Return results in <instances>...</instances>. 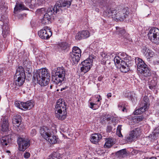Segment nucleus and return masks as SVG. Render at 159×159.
<instances>
[{
  "label": "nucleus",
  "mask_w": 159,
  "mask_h": 159,
  "mask_svg": "<svg viewBox=\"0 0 159 159\" xmlns=\"http://www.w3.org/2000/svg\"><path fill=\"white\" fill-rule=\"evenodd\" d=\"M71 4V2L70 1L61 0L57 1L53 8L48 9L47 12L44 15L41 20V23L44 25L48 23L53 14H60L62 13L65 9V7H68Z\"/></svg>",
  "instance_id": "obj_1"
},
{
  "label": "nucleus",
  "mask_w": 159,
  "mask_h": 159,
  "mask_svg": "<svg viewBox=\"0 0 159 159\" xmlns=\"http://www.w3.org/2000/svg\"><path fill=\"white\" fill-rule=\"evenodd\" d=\"M115 64H120L119 68L122 72L126 73L130 70L129 66L133 63L130 57L124 52H120L118 56H116L114 59Z\"/></svg>",
  "instance_id": "obj_2"
},
{
  "label": "nucleus",
  "mask_w": 159,
  "mask_h": 159,
  "mask_svg": "<svg viewBox=\"0 0 159 159\" xmlns=\"http://www.w3.org/2000/svg\"><path fill=\"white\" fill-rule=\"evenodd\" d=\"M50 78V74L46 69L43 68L34 73L33 78L41 86L47 85L49 83Z\"/></svg>",
  "instance_id": "obj_3"
},
{
  "label": "nucleus",
  "mask_w": 159,
  "mask_h": 159,
  "mask_svg": "<svg viewBox=\"0 0 159 159\" xmlns=\"http://www.w3.org/2000/svg\"><path fill=\"white\" fill-rule=\"evenodd\" d=\"M135 61L137 67L138 74L142 80H144L150 75L151 72L147 65L142 59L139 57L135 58Z\"/></svg>",
  "instance_id": "obj_4"
},
{
  "label": "nucleus",
  "mask_w": 159,
  "mask_h": 159,
  "mask_svg": "<svg viewBox=\"0 0 159 159\" xmlns=\"http://www.w3.org/2000/svg\"><path fill=\"white\" fill-rule=\"evenodd\" d=\"M65 103V102L59 99L55 106L56 116L60 120H63L66 117L67 112Z\"/></svg>",
  "instance_id": "obj_5"
},
{
  "label": "nucleus",
  "mask_w": 159,
  "mask_h": 159,
  "mask_svg": "<svg viewBox=\"0 0 159 159\" xmlns=\"http://www.w3.org/2000/svg\"><path fill=\"white\" fill-rule=\"evenodd\" d=\"M65 71L63 68H57L55 73H53L52 75V81L55 84L59 86L61 85L65 78Z\"/></svg>",
  "instance_id": "obj_6"
},
{
  "label": "nucleus",
  "mask_w": 159,
  "mask_h": 159,
  "mask_svg": "<svg viewBox=\"0 0 159 159\" xmlns=\"http://www.w3.org/2000/svg\"><path fill=\"white\" fill-rule=\"evenodd\" d=\"M25 74L24 68L22 66H19L16 70V72L14 76V82L20 86H21L24 83L25 77Z\"/></svg>",
  "instance_id": "obj_7"
},
{
  "label": "nucleus",
  "mask_w": 159,
  "mask_h": 159,
  "mask_svg": "<svg viewBox=\"0 0 159 159\" xmlns=\"http://www.w3.org/2000/svg\"><path fill=\"white\" fill-rule=\"evenodd\" d=\"M148 36L152 43L159 44V29L158 28L152 27L151 28L148 33Z\"/></svg>",
  "instance_id": "obj_8"
},
{
  "label": "nucleus",
  "mask_w": 159,
  "mask_h": 159,
  "mask_svg": "<svg viewBox=\"0 0 159 159\" xmlns=\"http://www.w3.org/2000/svg\"><path fill=\"white\" fill-rule=\"evenodd\" d=\"M8 18L4 16L1 17L0 20V25L2 26V34L4 38L9 35L10 31L8 26Z\"/></svg>",
  "instance_id": "obj_9"
},
{
  "label": "nucleus",
  "mask_w": 159,
  "mask_h": 159,
  "mask_svg": "<svg viewBox=\"0 0 159 159\" xmlns=\"http://www.w3.org/2000/svg\"><path fill=\"white\" fill-rule=\"evenodd\" d=\"M81 51L77 47L73 48L72 52L70 53V55L72 61L75 64H77L80 60Z\"/></svg>",
  "instance_id": "obj_10"
},
{
  "label": "nucleus",
  "mask_w": 159,
  "mask_h": 159,
  "mask_svg": "<svg viewBox=\"0 0 159 159\" xmlns=\"http://www.w3.org/2000/svg\"><path fill=\"white\" fill-rule=\"evenodd\" d=\"M52 131L47 126H44L41 127L40 129V133L41 135L45 139H47L49 136L52 135V133L57 132L56 127L54 126L52 127Z\"/></svg>",
  "instance_id": "obj_11"
},
{
  "label": "nucleus",
  "mask_w": 159,
  "mask_h": 159,
  "mask_svg": "<svg viewBox=\"0 0 159 159\" xmlns=\"http://www.w3.org/2000/svg\"><path fill=\"white\" fill-rule=\"evenodd\" d=\"M38 34L41 39L48 40L52 35V33L49 27L45 26L38 31Z\"/></svg>",
  "instance_id": "obj_12"
},
{
  "label": "nucleus",
  "mask_w": 159,
  "mask_h": 159,
  "mask_svg": "<svg viewBox=\"0 0 159 159\" xmlns=\"http://www.w3.org/2000/svg\"><path fill=\"white\" fill-rule=\"evenodd\" d=\"M19 151H24L30 146V141L24 138L19 137L17 140Z\"/></svg>",
  "instance_id": "obj_13"
},
{
  "label": "nucleus",
  "mask_w": 159,
  "mask_h": 159,
  "mask_svg": "<svg viewBox=\"0 0 159 159\" xmlns=\"http://www.w3.org/2000/svg\"><path fill=\"white\" fill-rule=\"evenodd\" d=\"M139 128H137L130 132L129 135L126 137V140L128 142H131L135 140L140 133Z\"/></svg>",
  "instance_id": "obj_14"
},
{
  "label": "nucleus",
  "mask_w": 159,
  "mask_h": 159,
  "mask_svg": "<svg viewBox=\"0 0 159 159\" xmlns=\"http://www.w3.org/2000/svg\"><path fill=\"white\" fill-rule=\"evenodd\" d=\"M95 97L97 99V102L98 103H94L92 102H90V101H92V98H90L89 101V107L91 109L94 110L98 109L100 107L101 105V102L100 101L102 100V98L100 95L95 96Z\"/></svg>",
  "instance_id": "obj_15"
},
{
  "label": "nucleus",
  "mask_w": 159,
  "mask_h": 159,
  "mask_svg": "<svg viewBox=\"0 0 159 159\" xmlns=\"http://www.w3.org/2000/svg\"><path fill=\"white\" fill-rule=\"evenodd\" d=\"M104 9L105 11V12L107 15L109 16H113L116 17V19L118 20L119 19V11L117 12L116 10H114L112 8H111L109 6L104 7Z\"/></svg>",
  "instance_id": "obj_16"
},
{
  "label": "nucleus",
  "mask_w": 159,
  "mask_h": 159,
  "mask_svg": "<svg viewBox=\"0 0 159 159\" xmlns=\"http://www.w3.org/2000/svg\"><path fill=\"white\" fill-rule=\"evenodd\" d=\"M141 52L143 55L147 59L152 57L154 54V52L146 46L142 48Z\"/></svg>",
  "instance_id": "obj_17"
},
{
  "label": "nucleus",
  "mask_w": 159,
  "mask_h": 159,
  "mask_svg": "<svg viewBox=\"0 0 159 159\" xmlns=\"http://www.w3.org/2000/svg\"><path fill=\"white\" fill-rule=\"evenodd\" d=\"M21 121V116L19 115L14 116L12 119V123L14 125H16L15 129L18 132L20 131V127L19 125H20Z\"/></svg>",
  "instance_id": "obj_18"
},
{
  "label": "nucleus",
  "mask_w": 159,
  "mask_h": 159,
  "mask_svg": "<svg viewBox=\"0 0 159 159\" xmlns=\"http://www.w3.org/2000/svg\"><path fill=\"white\" fill-rule=\"evenodd\" d=\"M90 36V34L88 31L83 30L76 34L75 36V39L77 40H80L82 39L88 38Z\"/></svg>",
  "instance_id": "obj_19"
},
{
  "label": "nucleus",
  "mask_w": 159,
  "mask_h": 159,
  "mask_svg": "<svg viewBox=\"0 0 159 159\" xmlns=\"http://www.w3.org/2000/svg\"><path fill=\"white\" fill-rule=\"evenodd\" d=\"M13 137L12 134H9L2 137L0 139L1 143L3 146L7 145L12 139Z\"/></svg>",
  "instance_id": "obj_20"
},
{
  "label": "nucleus",
  "mask_w": 159,
  "mask_h": 159,
  "mask_svg": "<svg viewBox=\"0 0 159 159\" xmlns=\"http://www.w3.org/2000/svg\"><path fill=\"white\" fill-rule=\"evenodd\" d=\"M113 53H106L105 52H102L101 53V55L102 60L105 62L106 61L111 59L114 60L115 57Z\"/></svg>",
  "instance_id": "obj_21"
},
{
  "label": "nucleus",
  "mask_w": 159,
  "mask_h": 159,
  "mask_svg": "<svg viewBox=\"0 0 159 159\" xmlns=\"http://www.w3.org/2000/svg\"><path fill=\"white\" fill-rule=\"evenodd\" d=\"M8 122L7 118L3 117L1 130L3 132H7L9 130V124Z\"/></svg>",
  "instance_id": "obj_22"
},
{
  "label": "nucleus",
  "mask_w": 159,
  "mask_h": 159,
  "mask_svg": "<svg viewBox=\"0 0 159 159\" xmlns=\"http://www.w3.org/2000/svg\"><path fill=\"white\" fill-rule=\"evenodd\" d=\"M102 138V135L99 134H94L92 135L90 141L93 143L96 144Z\"/></svg>",
  "instance_id": "obj_23"
},
{
  "label": "nucleus",
  "mask_w": 159,
  "mask_h": 159,
  "mask_svg": "<svg viewBox=\"0 0 159 159\" xmlns=\"http://www.w3.org/2000/svg\"><path fill=\"white\" fill-rule=\"evenodd\" d=\"M34 106L33 102L30 101H27L25 102H23L22 104V110H30Z\"/></svg>",
  "instance_id": "obj_24"
},
{
  "label": "nucleus",
  "mask_w": 159,
  "mask_h": 159,
  "mask_svg": "<svg viewBox=\"0 0 159 159\" xmlns=\"http://www.w3.org/2000/svg\"><path fill=\"white\" fill-rule=\"evenodd\" d=\"M157 82V80L156 77H153L152 79H149L148 80V84L150 89L151 90L155 89Z\"/></svg>",
  "instance_id": "obj_25"
},
{
  "label": "nucleus",
  "mask_w": 159,
  "mask_h": 159,
  "mask_svg": "<svg viewBox=\"0 0 159 159\" xmlns=\"http://www.w3.org/2000/svg\"><path fill=\"white\" fill-rule=\"evenodd\" d=\"M93 58V55L89 56L88 58H87L81 62L82 65H85V66H89V67L91 68L92 66Z\"/></svg>",
  "instance_id": "obj_26"
},
{
  "label": "nucleus",
  "mask_w": 159,
  "mask_h": 159,
  "mask_svg": "<svg viewBox=\"0 0 159 159\" xmlns=\"http://www.w3.org/2000/svg\"><path fill=\"white\" fill-rule=\"evenodd\" d=\"M26 8L23 3H16L14 8V12L15 13H17L21 10H26Z\"/></svg>",
  "instance_id": "obj_27"
},
{
  "label": "nucleus",
  "mask_w": 159,
  "mask_h": 159,
  "mask_svg": "<svg viewBox=\"0 0 159 159\" xmlns=\"http://www.w3.org/2000/svg\"><path fill=\"white\" fill-rule=\"evenodd\" d=\"M140 108L136 110L134 112L135 115L140 114L146 111L148 109V108L144 106H142V105L140 104Z\"/></svg>",
  "instance_id": "obj_28"
},
{
  "label": "nucleus",
  "mask_w": 159,
  "mask_h": 159,
  "mask_svg": "<svg viewBox=\"0 0 159 159\" xmlns=\"http://www.w3.org/2000/svg\"><path fill=\"white\" fill-rule=\"evenodd\" d=\"M120 14H123L122 18H121V20H124L125 19L127 18L129 14V10L127 8H125L120 11Z\"/></svg>",
  "instance_id": "obj_29"
},
{
  "label": "nucleus",
  "mask_w": 159,
  "mask_h": 159,
  "mask_svg": "<svg viewBox=\"0 0 159 159\" xmlns=\"http://www.w3.org/2000/svg\"><path fill=\"white\" fill-rule=\"evenodd\" d=\"M62 157V155L58 152H55L49 156L48 159H61Z\"/></svg>",
  "instance_id": "obj_30"
},
{
  "label": "nucleus",
  "mask_w": 159,
  "mask_h": 159,
  "mask_svg": "<svg viewBox=\"0 0 159 159\" xmlns=\"http://www.w3.org/2000/svg\"><path fill=\"white\" fill-rule=\"evenodd\" d=\"M69 45L68 43L65 42H61L59 43L58 48L62 50H67L69 49Z\"/></svg>",
  "instance_id": "obj_31"
},
{
  "label": "nucleus",
  "mask_w": 159,
  "mask_h": 159,
  "mask_svg": "<svg viewBox=\"0 0 159 159\" xmlns=\"http://www.w3.org/2000/svg\"><path fill=\"white\" fill-rule=\"evenodd\" d=\"M54 133H52V135L49 136V138L46 139L51 143H55L57 142V139L56 137L54 135Z\"/></svg>",
  "instance_id": "obj_32"
},
{
  "label": "nucleus",
  "mask_w": 159,
  "mask_h": 159,
  "mask_svg": "<svg viewBox=\"0 0 159 159\" xmlns=\"http://www.w3.org/2000/svg\"><path fill=\"white\" fill-rule=\"evenodd\" d=\"M113 140L111 138L108 139L104 145V147L105 148H109L111 147L113 144Z\"/></svg>",
  "instance_id": "obj_33"
},
{
  "label": "nucleus",
  "mask_w": 159,
  "mask_h": 159,
  "mask_svg": "<svg viewBox=\"0 0 159 159\" xmlns=\"http://www.w3.org/2000/svg\"><path fill=\"white\" fill-rule=\"evenodd\" d=\"M148 101V98L147 97H144L143 98V100L141 101L140 104L142 105V106H144L148 108L149 106Z\"/></svg>",
  "instance_id": "obj_34"
},
{
  "label": "nucleus",
  "mask_w": 159,
  "mask_h": 159,
  "mask_svg": "<svg viewBox=\"0 0 159 159\" xmlns=\"http://www.w3.org/2000/svg\"><path fill=\"white\" fill-rule=\"evenodd\" d=\"M126 153L127 152L125 149L120 150L118 151L116 153L117 155L120 157H123L125 156L126 155Z\"/></svg>",
  "instance_id": "obj_35"
},
{
  "label": "nucleus",
  "mask_w": 159,
  "mask_h": 159,
  "mask_svg": "<svg viewBox=\"0 0 159 159\" xmlns=\"http://www.w3.org/2000/svg\"><path fill=\"white\" fill-rule=\"evenodd\" d=\"M24 65L25 67L28 69L30 70L32 68V63L27 60L24 62Z\"/></svg>",
  "instance_id": "obj_36"
},
{
  "label": "nucleus",
  "mask_w": 159,
  "mask_h": 159,
  "mask_svg": "<svg viewBox=\"0 0 159 159\" xmlns=\"http://www.w3.org/2000/svg\"><path fill=\"white\" fill-rule=\"evenodd\" d=\"M82 66L81 67L80 70L81 71L84 73L88 72L91 68L90 67H89V66H85V65Z\"/></svg>",
  "instance_id": "obj_37"
},
{
  "label": "nucleus",
  "mask_w": 159,
  "mask_h": 159,
  "mask_svg": "<svg viewBox=\"0 0 159 159\" xmlns=\"http://www.w3.org/2000/svg\"><path fill=\"white\" fill-rule=\"evenodd\" d=\"M153 137L154 139L159 136V127L156 128L153 130Z\"/></svg>",
  "instance_id": "obj_38"
},
{
  "label": "nucleus",
  "mask_w": 159,
  "mask_h": 159,
  "mask_svg": "<svg viewBox=\"0 0 159 159\" xmlns=\"http://www.w3.org/2000/svg\"><path fill=\"white\" fill-rule=\"evenodd\" d=\"M60 129L61 130V133L63 132V133L66 134L68 133V128L67 126L62 125L60 126Z\"/></svg>",
  "instance_id": "obj_39"
},
{
  "label": "nucleus",
  "mask_w": 159,
  "mask_h": 159,
  "mask_svg": "<svg viewBox=\"0 0 159 159\" xmlns=\"http://www.w3.org/2000/svg\"><path fill=\"white\" fill-rule=\"evenodd\" d=\"M116 30H118L119 34L120 36H123L125 33V31L124 29H120L118 27H116Z\"/></svg>",
  "instance_id": "obj_40"
},
{
  "label": "nucleus",
  "mask_w": 159,
  "mask_h": 159,
  "mask_svg": "<svg viewBox=\"0 0 159 159\" xmlns=\"http://www.w3.org/2000/svg\"><path fill=\"white\" fill-rule=\"evenodd\" d=\"M23 102H20L19 101H16L15 102L14 104L16 107L20 109H22V104Z\"/></svg>",
  "instance_id": "obj_41"
},
{
  "label": "nucleus",
  "mask_w": 159,
  "mask_h": 159,
  "mask_svg": "<svg viewBox=\"0 0 159 159\" xmlns=\"http://www.w3.org/2000/svg\"><path fill=\"white\" fill-rule=\"evenodd\" d=\"M119 110H121L122 111L127 112V109L126 107L124 105H123L122 104H119L118 106Z\"/></svg>",
  "instance_id": "obj_42"
},
{
  "label": "nucleus",
  "mask_w": 159,
  "mask_h": 159,
  "mask_svg": "<svg viewBox=\"0 0 159 159\" xmlns=\"http://www.w3.org/2000/svg\"><path fill=\"white\" fill-rule=\"evenodd\" d=\"M12 87V89L14 91H16L19 89V88L20 86L17 84H16V83L14 82Z\"/></svg>",
  "instance_id": "obj_43"
},
{
  "label": "nucleus",
  "mask_w": 159,
  "mask_h": 159,
  "mask_svg": "<svg viewBox=\"0 0 159 159\" xmlns=\"http://www.w3.org/2000/svg\"><path fill=\"white\" fill-rule=\"evenodd\" d=\"M45 0H37L39 1V4L40 5L43 4L44 3ZM32 0H25V1L26 3H30L31 2Z\"/></svg>",
  "instance_id": "obj_44"
},
{
  "label": "nucleus",
  "mask_w": 159,
  "mask_h": 159,
  "mask_svg": "<svg viewBox=\"0 0 159 159\" xmlns=\"http://www.w3.org/2000/svg\"><path fill=\"white\" fill-rule=\"evenodd\" d=\"M36 11L37 13L40 14L42 13H44L45 12V10L44 8H41L37 10Z\"/></svg>",
  "instance_id": "obj_45"
},
{
  "label": "nucleus",
  "mask_w": 159,
  "mask_h": 159,
  "mask_svg": "<svg viewBox=\"0 0 159 159\" xmlns=\"http://www.w3.org/2000/svg\"><path fill=\"white\" fill-rule=\"evenodd\" d=\"M144 119V117L142 116H138L136 118V120L138 121H141L143 120Z\"/></svg>",
  "instance_id": "obj_46"
},
{
  "label": "nucleus",
  "mask_w": 159,
  "mask_h": 159,
  "mask_svg": "<svg viewBox=\"0 0 159 159\" xmlns=\"http://www.w3.org/2000/svg\"><path fill=\"white\" fill-rule=\"evenodd\" d=\"M71 142L67 143L65 146V148L66 149H68L70 147Z\"/></svg>",
  "instance_id": "obj_47"
},
{
  "label": "nucleus",
  "mask_w": 159,
  "mask_h": 159,
  "mask_svg": "<svg viewBox=\"0 0 159 159\" xmlns=\"http://www.w3.org/2000/svg\"><path fill=\"white\" fill-rule=\"evenodd\" d=\"M24 156L25 158H28L30 157V154L28 152H26L24 154Z\"/></svg>",
  "instance_id": "obj_48"
},
{
  "label": "nucleus",
  "mask_w": 159,
  "mask_h": 159,
  "mask_svg": "<svg viewBox=\"0 0 159 159\" xmlns=\"http://www.w3.org/2000/svg\"><path fill=\"white\" fill-rule=\"evenodd\" d=\"M112 127L111 125L107 126V132H110L111 131Z\"/></svg>",
  "instance_id": "obj_49"
},
{
  "label": "nucleus",
  "mask_w": 159,
  "mask_h": 159,
  "mask_svg": "<svg viewBox=\"0 0 159 159\" xmlns=\"http://www.w3.org/2000/svg\"><path fill=\"white\" fill-rule=\"evenodd\" d=\"M31 135L33 136L35 135L36 134V131L35 129H32L30 132Z\"/></svg>",
  "instance_id": "obj_50"
},
{
  "label": "nucleus",
  "mask_w": 159,
  "mask_h": 159,
  "mask_svg": "<svg viewBox=\"0 0 159 159\" xmlns=\"http://www.w3.org/2000/svg\"><path fill=\"white\" fill-rule=\"evenodd\" d=\"M26 71H27L28 73V74L27 75L28 77H30V76H31V71L30 70L27 69L26 70ZM26 73H27V72L26 71Z\"/></svg>",
  "instance_id": "obj_51"
},
{
  "label": "nucleus",
  "mask_w": 159,
  "mask_h": 159,
  "mask_svg": "<svg viewBox=\"0 0 159 159\" xmlns=\"http://www.w3.org/2000/svg\"><path fill=\"white\" fill-rule=\"evenodd\" d=\"M116 134L119 137L123 136L120 131H116Z\"/></svg>",
  "instance_id": "obj_52"
},
{
  "label": "nucleus",
  "mask_w": 159,
  "mask_h": 159,
  "mask_svg": "<svg viewBox=\"0 0 159 159\" xmlns=\"http://www.w3.org/2000/svg\"><path fill=\"white\" fill-rule=\"evenodd\" d=\"M119 19H118V20H119L120 21H123V20H121V18H122V16H123V14H120V11H119Z\"/></svg>",
  "instance_id": "obj_53"
},
{
  "label": "nucleus",
  "mask_w": 159,
  "mask_h": 159,
  "mask_svg": "<svg viewBox=\"0 0 159 159\" xmlns=\"http://www.w3.org/2000/svg\"><path fill=\"white\" fill-rule=\"evenodd\" d=\"M121 129V125H119L118 126L116 131H120Z\"/></svg>",
  "instance_id": "obj_54"
},
{
  "label": "nucleus",
  "mask_w": 159,
  "mask_h": 159,
  "mask_svg": "<svg viewBox=\"0 0 159 159\" xmlns=\"http://www.w3.org/2000/svg\"><path fill=\"white\" fill-rule=\"evenodd\" d=\"M153 63L154 65H158L159 64V61H154L153 62Z\"/></svg>",
  "instance_id": "obj_55"
},
{
  "label": "nucleus",
  "mask_w": 159,
  "mask_h": 159,
  "mask_svg": "<svg viewBox=\"0 0 159 159\" xmlns=\"http://www.w3.org/2000/svg\"><path fill=\"white\" fill-rule=\"evenodd\" d=\"M103 79V77L102 76H99L98 78V80L99 81H102Z\"/></svg>",
  "instance_id": "obj_56"
},
{
  "label": "nucleus",
  "mask_w": 159,
  "mask_h": 159,
  "mask_svg": "<svg viewBox=\"0 0 159 159\" xmlns=\"http://www.w3.org/2000/svg\"><path fill=\"white\" fill-rule=\"evenodd\" d=\"M111 96V93H109L107 95V97L108 98H109Z\"/></svg>",
  "instance_id": "obj_57"
},
{
  "label": "nucleus",
  "mask_w": 159,
  "mask_h": 159,
  "mask_svg": "<svg viewBox=\"0 0 159 159\" xmlns=\"http://www.w3.org/2000/svg\"><path fill=\"white\" fill-rule=\"evenodd\" d=\"M1 76H2L1 75V74H0V81L1 80H3V79L2 78V77Z\"/></svg>",
  "instance_id": "obj_58"
},
{
  "label": "nucleus",
  "mask_w": 159,
  "mask_h": 159,
  "mask_svg": "<svg viewBox=\"0 0 159 159\" xmlns=\"http://www.w3.org/2000/svg\"><path fill=\"white\" fill-rule=\"evenodd\" d=\"M131 119L132 120H134L135 119V120H136V118L135 117H131Z\"/></svg>",
  "instance_id": "obj_59"
},
{
  "label": "nucleus",
  "mask_w": 159,
  "mask_h": 159,
  "mask_svg": "<svg viewBox=\"0 0 159 159\" xmlns=\"http://www.w3.org/2000/svg\"><path fill=\"white\" fill-rule=\"evenodd\" d=\"M149 159H157L155 157H152L151 158H150Z\"/></svg>",
  "instance_id": "obj_60"
},
{
  "label": "nucleus",
  "mask_w": 159,
  "mask_h": 159,
  "mask_svg": "<svg viewBox=\"0 0 159 159\" xmlns=\"http://www.w3.org/2000/svg\"><path fill=\"white\" fill-rule=\"evenodd\" d=\"M65 89V88H62L61 89V91H62L63 90H64Z\"/></svg>",
  "instance_id": "obj_61"
},
{
  "label": "nucleus",
  "mask_w": 159,
  "mask_h": 159,
  "mask_svg": "<svg viewBox=\"0 0 159 159\" xmlns=\"http://www.w3.org/2000/svg\"><path fill=\"white\" fill-rule=\"evenodd\" d=\"M6 152L7 153H10V152L9 151V150L7 151Z\"/></svg>",
  "instance_id": "obj_62"
},
{
  "label": "nucleus",
  "mask_w": 159,
  "mask_h": 159,
  "mask_svg": "<svg viewBox=\"0 0 159 159\" xmlns=\"http://www.w3.org/2000/svg\"><path fill=\"white\" fill-rule=\"evenodd\" d=\"M95 10L97 11V12H99V9H96Z\"/></svg>",
  "instance_id": "obj_63"
},
{
  "label": "nucleus",
  "mask_w": 159,
  "mask_h": 159,
  "mask_svg": "<svg viewBox=\"0 0 159 159\" xmlns=\"http://www.w3.org/2000/svg\"><path fill=\"white\" fill-rule=\"evenodd\" d=\"M52 87V86L51 85V86H50V88H51Z\"/></svg>",
  "instance_id": "obj_64"
}]
</instances>
